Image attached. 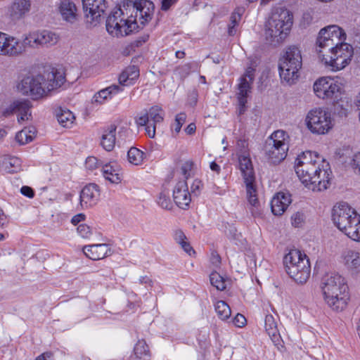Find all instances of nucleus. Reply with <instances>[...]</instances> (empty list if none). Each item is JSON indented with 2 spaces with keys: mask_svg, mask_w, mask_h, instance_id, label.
Segmentation results:
<instances>
[{
  "mask_svg": "<svg viewBox=\"0 0 360 360\" xmlns=\"http://www.w3.org/2000/svg\"><path fill=\"white\" fill-rule=\"evenodd\" d=\"M154 4L149 0H136L130 5L115 8L106 20V30L113 37H123L149 22Z\"/></svg>",
  "mask_w": 360,
  "mask_h": 360,
  "instance_id": "nucleus-1",
  "label": "nucleus"
},
{
  "mask_svg": "<svg viewBox=\"0 0 360 360\" xmlns=\"http://www.w3.org/2000/svg\"><path fill=\"white\" fill-rule=\"evenodd\" d=\"M319 288L325 304L333 311H345L350 302L349 288L344 276L336 273L323 274Z\"/></svg>",
  "mask_w": 360,
  "mask_h": 360,
  "instance_id": "nucleus-2",
  "label": "nucleus"
},
{
  "mask_svg": "<svg viewBox=\"0 0 360 360\" xmlns=\"http://www.w3.org/2000/svg\"><path fill=\"white\" fill-rule=\"evenodd\" d=\"M333 225L349 239L360 242V214L348 202L340 201L330 210Z\"/></svg>",
  "mask_w": 360,
  "mask_h": 360,
  "instance_id": "nucleus-3",
  "label": "nucleus"
},
{
  "mask_svg": "<svg viewBox=\"0 0 360 360\" xmlns=\"http://www.w3.org/2000/svg\"><path fill=\"white\" fill-rule=\"evenodd\" d=\"M354 49L348 43L336 44L324 50H316L319 63L333 72H338L348 66L353 58Z\"/></svg>",
  "mask_w": 360,
  "mask_h": 360,
  "instance_id": "nucleus-4",
  "label": "nucleus"
},
{
  "mask_svg": "<svg viewBox=\"0 0 360 360\" xmlns=\"http://www.w3.org/2000/svg\"><path fill=\"white\" fill-rule=\"evenodd\" d=\"M292 25V13L285 8H276L265 25L266 39L274 44L283 43L288 37Z\"/></svg>",
  "mask_w": 360,
  "mask_h": 360,
  "instance_id": "nucleus-5",
  "label": "nucleus"
},
{
  "mask_svg": "<svg viewBox=\"0 0 360 360\" xmlns=\"http://www.w3.org/2000/svg\"><path fill=\"white\" fill-rule=\"evenodd\" d=\"M347 34L338 25H331L322 28L316 38V45L320 50L327 49L335 46L336 44L345 43Z\"/></svg>",
  "mask_w": 360,
  "mask_h": 360,
  "instance_id": "nucleus-6",
  "label": "nucleus"
},
{
  "mask_svg": "<svg viewBox=\"0 0 360 360\" xmlns=\"http://www.w3.org/2000/svg\"><path fill=\"white\" fill-rule=\"evenodd\" d=\"M164 111L158 106L151 107L148 112H141L135 118V122L138 126L146 127V132L150 138H154L155 135L156 124L161 123L164 120Z\"/></svg>",
  "mask_w": 360,
  "mask_h": 360,
  "instance_id": "nucleus-7",
  "label": "nucleus"
},
{
  "mask_svg": "<svg viewBox=\"0 0 360 360\" xmlns=\"http://www.w3.org/2000/svg\"><path fill=\"white\" fill-rule=\"evenodd\" d=\"M344 88V80L339 77H323L316 80V96L323 99L332 98Z\"/></svg>",
  "mask_w": 360,
  "mask_h": 360,
  "instance_id": "nucleus-8",
  "label": "nucleus"
},
{
  "mask_svg": "<svg viewBox=\"0 0 360 360\" xmlns=\"http://www.w3.org/2000/svg\"><path fill=\"white\" fill-rule=\"evenodd\" d=\"M255 65H251L247 68L244 75L239 79L238 85L237 99L238 102L239 114H243L246 110L248 98L251 92V84L254 80Z\"/></svg>",
  "mask_w": 360,
  "mask_h": 360,
  "instance_id": "nucleus-9",
  "label": "nucleus"
},
{
  "mask_svg": "<svg viewBox=\"0 0 360 360\" xmlns=\"http://www.w3.org/2000/svg\"><path fill=\"white\" fill-rule=\"evenodd\" d=\"M42 75L27 76L24 77L18 85V89L22 94L38 99L46 96Z\"/></svg>",
  "mask_w": 360,
  "mask_h": 360,
  "instance_id": "nucleus-10",
  "label": "nucleus"
},
{
  "mask_svg": "<svg viewBox=\"0 0 360 360\" xmlns=\"http://www.w3.org/2000/svg\"><path fill=\"white\" fill-rule=\"evenodd\" d=\"M27 34L30 49H38L49 48L56 45L59 37L56 33L49 30H34Z\"/></svg>",
  "mask_w": 360,
  "mask_h": 360,
  "instance_id": "nucleus-11",
  "label": "nucleus"
},
{
  "mask_svg": "<svg viewBox=\"0 0 360 360\" xmlns=\"http://www.w3.org/2000/svg\"><path fill=\"white\" fill-rule=\"evenodd\" d=\"M4 41L2 56L18 57L30 49L26 33L21 39L6 34Z\"/></svg>",
  "mask_w": 360,
  "mask_h": 360,
  "instance_id": "nucleus-12",
  "label": "nucleus"
},
{
  "mask_svg": "<svg viewBox=\"0 0 360 360\" xmlns=\"http://www.w3.org/2000/svg\"><path fill=\"white\" fill-rule=\"evenodd\" d=\"M82 3L87 22L96 25L107 8L105 0H82Z\"/></svg>",
  "mask_w": 360,
  "mask_h": 360,
  "instance_id": "nucleus-13",
  "label": "nucleus"
},
{
  "mask_svg": "<svg viewBox=\"0 0 360 360\" xmlns=\"http://www.w3.org/2000/svg\"><path fill=\"white\" fill-rule=\"evenodd\" d=\"M340 262L352 276L360 273V252L354 249L345 250L340 256Z\"/></svg>",
  "mask_w": 360,
  "mask_h": 360,
  "instance_id": "nucleus-14",
  "label": "nucleus"
},
{
  "mask_svg": "<svg viewBox=\"0 0 360 360\" xmlns=\"http://www.w3.org/2000/svg\"><path fill=\"white\" fill-rule=\"evenodd\" d=\"M31 103L27 100L15 101L4 111V115L7 116L11 114H16L18 122L21 124L31 120Z\"/></svg>",
  "mask_w": 360,
  "mask_h": 360,
  "instance_id": "nucleus-15",
  "label": "nucleus"
},
{
  "mask_svg": "<svg viewBox=\"0 0 360 360\" xmlns=\"http://www.w3.org/2000/svg\"><path fill=\"white\" fill-rule=\"evenodd\" d=\"M246 190V198L250 206L252 215L260 217L262 214L261 205L257 197V190L255 179L244 180Z\"/></svg>",
  "mask_w": 360,
  "mask_h": 360,
  "instance_id": "nucleus-16",
  "label": "nucleus"
},
{
  "mask_svg": "<svg viewBox=\"0 0 360 360\" xmlns=\"http://www.w3.org/2000/svg\"><path fill=\"white\" fill-rule=\"evenodd\" d=\"M285 65H287L289 69L300 73L302 63L301 52L298 48L290 46L286 49L285 54L280 60L279 67L283 68Z\"/></svg>",
  "mask_w": 360,
  "mask_h": 360,
  "instance_id": "nucleus-17",
  "label": "nucleus"
},
{
  "mask_svg": "<svg viewBox=\"0 0 360 360\" xmlns=\"http://www.w3.org/2000/svg\"><path fill=\"white\" fill-rule=\"evenodd\" d=\"M100 190L96 184H89L86 185L80 192L79 200L82 208H89L95 205L99 200Z\"/></svg>",
  "mask_w": 360,
  "mask_h": 360,
  "instance_id": "nucleus-18",
  "label": "nucleus"
},
{
  "mask_svg": "<svg viewBox=\"0 0 360 360\" xmlns=\"http://www.w3.org/2000/svg\"><path fill=\"white\" fill-rule=\"evenodd\" d=\"M44 81L43 88L46 96L51 91L60 87L65 82V73L63 70L53 68L51 72L42 75Z\"/></svg>",
  "mask_w": 360,
  "mask_h": 360,
  "instance_id": "nucleus-19",
  "label": "nucleus"
},
{
  "mask_svg": "<svg viewBox=\"0 0 360 360\" xmlns=\"http://www.w3.org/2000/svg\"><path fill=\"white\" fill-rule=\"evenodd\" d=\"M58 11L63 20L73 24L78 20V8L72 0H60Z\"/></svg>",
  "mask_w": 360,
  "mask_h": 360,
  "instance_id": "nucleus-20",
  "label": "nucleus"
},
{
  "mask_svg": "<svg viewBox=\"0 0 360 360\" xmlns=\"http://www.w3.org/2000/svg\"><path fill=\"white\" fill-rule=\"evenodd\" d=\"M101 172L104 179L110 184H118L122 180V168L115 160L104 164Z\"/></svg>",
  "mask_w": 360,
  "mask_h": 360,
  "instance_id": "nucleus-21",
  "label": "nucleus"
},
{
  "mask_svg": "<svg viewBox=\"0 0 360 360\" xmlns=\"http://www.w3.org/2000/svg\"><path fill=\"white\" fill-rule=\"evenodd\" d=\"M289 276L297 283H304L309 278L311 273V266L309 260L301 261L298 266H290L289 270L286 271Z\"/></svg>",
  "mask_w": 360,
  "mask_h": 360,
  "instance_id": "nucleus-22",
  "label": "nucleus"
},
{
  "mask_svg": "<svg viewBox=\"0 0 360 360\" xmlns=\"http://www.w3.org/2000/svg\"><path fill=\"white\" fill-rule=\"evenodd\" d=\"M82 250L86 257L92 260L102 259L112 254L111 248L106 243L85 245Z\"/></svg>",
  "mask_w": 360,
  "mask_h": 360,
  "instance_id": "nucleus-23",
  "label": "nucleus"
},
{
  "mask_svg": "<svg viewBox=\"0 0 360 360\" xmlns=\"http://www.w3.org/2000/svg\"><path fill=\"white\" fill-rule=\"evenodd\" d=\"M292 202L291 195L288 193L278 192L271 200V212L274 215H282Z\"/></svg>",
  "mask_w": 360,
  "mask_h": 360,
  "instance_id": "nucleus-24",
  "label": "nucleus"
},
{
  "mask_svg": "<svg viewBox=\"0 0 360 360\" xmlns=\"http://www.w3.org/2000/svg\"><path fill=\"white\" fill-rule=\"evenodd\" d=\"M316 179H319L316 186L319 191L328 188L332 179V172L329 163L324 159L321 160L316 169Z\"/></svg>",
  "mask_w": 360,
  "mask_h": 360,
  "instance_id": "nucleus-25",
  "label": "nucleus"
},
{
  "mask_svg": "<svg viewBox=\"0 0 360 360\" xmlns=\"http://www.w3.org/2000/svg\"><path fill=\"white\" fill-rule=\"evenodd\" d=\"M173 198L177 206L185 208L191 202V195L188 192L186 180L179 181L173 191Z\"/></svg>",
  "mask_w": 360,
  "mask_h": 360,
  "instance_id": "nucleus-26",
  "label": "nucleus"
},
{
  "mask_svg": "<svg viewBox=\"0 0 360 360\" xmlns=\"http://www.w3.org/2000/svg\"><path fill=\"white\" fill-rule=\"evenodd\" d=\"M122 91V89L118 85L109 86L96 92L91 98V103L94 107L103 105Z\"/></svg>",
  "mask_w": 360,
  "mask_h": 360,
  "instance_id": "nucleus-27",
  "label": "nucleus"
},
{
  "mask_svg": "<svg viewBox=\"0 0 360 360\" xmlns=\"http://www.w3.org/2000/svg\"><path fill=\"white\" fill-rule=\"evenodd\" d=\"M333 125L334 121L330 112L326 109H320L316 114V134H325Z\"/></svg>",
  "mask_w": 360,
  "mask_h": 360,
  "instance_id": "nucleus-28",
  "label": "nucleus"
},
{
  "mask_svg": "<svg viewBox=\"0 0 360 360\" xmlns=\"http://www.w3.org/2000/svg\"><path fill=\"white\" fill-rule=\"evenodd\" d=\"M30 0H14L8 10L9 16L13 20H21L30 12Z\"/></svg>",
  "mask_w": 360,
  "mask_h": 360,
  "instance_id": "nucleus-29",
  "label": "nucleus"
},
{
  "mask_svg": "<svg viewBox=\"0 0 360 360\" xmlns=\"http://www.w3.org/2000/svg\"><path fill=\"white\" fill-rule=\"evenodd\" d=\"M269 146L283 149V150H288L289 147V136L283 130L275 131L269 137Z\"/></svg>",
  "mask_w": 360,
  "mask_h": 360,
  "instance_id": "nucleus-30",
  "label": "nucleus"
},
{
  "mask_svg": "<svg viewBox=\"0 0 360 360\" xmlns=\"http://www.w3.org/2000/svg\"><path fill=\"white\" fill-rule=\"evenodd\" d=\"M21 169V160L15 156L4 155L0 158V170L7 173L18 172Z\"/></svg>",
  "mask_w": 360,
  "mask_h": 360,
  "instance_id": "nucleus-31",
  "label": "nucleus"
},
{
  "mask_svg": "<svg viewBox=\"0 0 360 360\" xmlns=\"http://www.w3.org/2000/svg\"><path fill=\"white\" fill-rule=\"evenodd\" d=\"M139 77V70L135 65L125 68L119 76V82L122 86H131L135 84Z\"/></svg>",
  "mask_w": 360,
  "mask_h": 360,
  "instance_id": "nucleus-32",
  "label": "nucleus"
},
{
  "mask_svg": "<svg viewBox=\"0 0 360 360\" xmlns=\"http://www.w3.org/2000/svg\"><path fill=\"white\" fill-rule=\"evenodd\" d=\"M240 170L244 180L255 179V173L250 155L244 152L238 157Z\"/></svg>",
  "mask_w": 360,
  "mask_h": 360,
  "instance_id": "nucleus-33",
  "label": "nucleus"
},
{
  "mask_svg": "<svg viewBox=\"0 0 360 360\" xmlns=\"http://www.w3.org/2000/svg\"><path fill=\"white\" fill-rule=\"evenodd\" d=\"M309 260L307 256L302 253L300 250L293 249L290 250L287 253L283 259V263L285 269V271L289 270L290 266H298L301 264V261Z\"/></svg>",
  "mask_w": 360,
  "mask_h": 360,
  "instance_id": "nucleus-34",
  "label": "nucleus"
},
{
  "mask_svg": "<svg viewBox=\"0 0 360 360\" xmlns=\"http://www.w3.org/2000/svg\"><path fill=\"white\" fill-rule=\"evenodd\" d=\"M116 127L110 125L105 129L101 139V145L106 151L113 150L116 142Z\"/></svg>",
  "mask_w": 360,
  "mask_h": 360,
  "instance_id": "nucleus-35",
  "label": "nucleus"
},
{
  "mask_svg": "<svg viewBox=\"0 0 360 360\" xmlns=\"http://www.w3.org/2000/svg\"><path fill=\"white\" fill-rule=\"evenodd\" d=\"M296 173L305 188L309 190H315V181L314 178L315 176V169L309 168L296 169Z\"/></svg>",
  "mask_w": 360,
  "mask_h": 360,
  "instance_id": "nucleus-36",
  "label": "nucleus"
},
{
  "mask_svg": "<svg viewBox=\"0 0 360 360\" xmlns=\"http://www.w3.org/2000/svg\"><path fill=\"white\" fill-rule=\"evenodd\" d=\"M315 154L311 151H305L296 159V169H315Z\"/></svg>",
  "mask_w": 360,
  "mask_h": 360,
  "instance_id": "nucleus-37",
  "label": "nucleus"
},
{
  "mask_svg": "<svg viewBox=\"0 0 360 360\" xmlns=\"http://www.w3.org/2000/svg\"><path fill=\"white\" fill-rule=\"evenodd\" d=\"M58 123L63 127H72L75 121V116L72 111L67 108H60L56 112Z\"/></svg>",
  "mask_w": 360,
  "mask_h": 360,
  "instance_id": "nucleus-38",
  "label": "nucleus"
},
{
  "mask_svg": "<svg viewBox=\"0 0 360 360\" xmlns=\"http://www.w3.org/2000/svg\"><path fill=\"white\" fill-rule=\"evenodd\" d=\"M278 69L282 83L291 86L298 81L300 73L295 72L294 70L289 69L287 65H283V68L278 67Z\"/></svg>",
  "mask_w": 360,
  "mask_h": 360,
  "instance_id": "nucleus-39",
  "label": "nucleus"
},
{
  "mask_svg": "<svg viewBox=\"0 0 360 360\" xmlns=\"http://www.w3.org/2000/svg\"><path fill=\"white\" fill-rule=\"evenodd\" d=\"M287 151L283 149H278L273 146H266V156L268 161L272 164L276 165L283 161L287 156Z\"/></svg>",
  "mask_w": 360,
  "mask_h": 360,
  "instance_id": "nucleus-40",
  "label": "nucleus"
},
{
  "mask_svg": "<svg viewBox=\"0 0 360 360\" xmlns=\"http://www.w3.org/2000/svg\"><path fill=\"white\" fill-rule=\"evenodd\" d=\"M36 132V129L34 127H25L16 134L15 141L20 145L27 144L34 140Z\"/></svg>",
  "mask_w": 360,
  "mask_h": 360,
  "instance_id": "nucleus-41",
  "label": "nucleus"
},
{
  "mask_svg": "<svg viewBox=\"0 0 360 360\" xmlns=\"http://www.w3.org/2000/svg\"><path fill=\"white\" fill-rule=\"evenodd\" d=\"M146 158L145 153L140 149L131 147L127 153V160L132 165H141Z\"/></svg>",
  "mask_w": 360,
  "mask_h": 360,
  "instance_id": "nucleus-42",
  "label": "nucleus"
},
{
  "mask_svg": "<svg viewBox=\"0 0 360 360\" xmlns=\"http://www.w3.org/2000/svg\"><path fill=\"white\" fill-rule=\"evenodd\" d=\"M134 355L137 359L146 360L150 356L148 347L143 340H139L134 348Z\"/></svg>",
  "mask_w": 360,
  "mask_h": 360,
  "instance_id": "nucleus-43",
  "label": "nucleus"
},
{
  "mask_svg": "<svg viewBox=\"0 0 360 360\" xmlns=\"http://www.w3.org/2000/svg\"><path fill=\"white\" fill-rule=\"evenodd\" d=\"M214 309L219 318L221 320H226L229 319L231 314L230 307L224 301H217L214 304Z\"/></svg>",
  "mask_w": 360,
  "mask_h": 360,
  "instance_id": "nucleus-44",
  "label": "nucleus"
},
{
  "mask_svg": "<svg viewBox=\"0 0 360 360\" xmlns=\"http://www.w3.org/2000/svg\"><path fill=\"white\" fill-rule=\"evenodd\" d=\"M264 328L268 335L271 338H276L278 335L277 323L274 316L268 314L265 316Z\"/></svg>",
  "mask_w": 360,
  "mask_h": 360,
  "instance_id": "nucleus-45",
  "label": "nucleus"
},
{
  "mask_svg": "<svg viewBox=\"0 0 360 360\" xmlns=\"http://www.w3.org/2000/svg\"><path fill=\"white\" fill-rule=\"evenodd\" d=\"M211 284L219 290H224L226 286V281L219 273L214 271L210 276Z\"/></svg>",
  "mask_w": 360,
  "mask_h": 360,
  "instance_id": "nucleus-46",
  "label": "nucleus"
},
{
  "mask_svg": "<svg viewBox=\"0 0 360 360\" xmlns=\"http://www.w3.org/2000/svg\"><path fill=\"white\" fill-rule=\"evenodd\" d=\"M196 169L197 165L192 160H185L181 166V173L186 179L192 176Z\"/></svg>",
  "mask_w": 360,
  "mask_h": 360,
  "instance_id": "nucleus-47",
  "label": "nucleus"
},
{
  "mask_svg": "<svg viewBox=\"0 0 360 360\" xmlns=\"http://www.w3.org/2000/svg\"><path fill=\"white\" fill-rule=\"evenodd\" d=\"M186 120V115L184 112L178 113L175 116L174 121L172 124V130L176 134H179Z\"/></svg>",
  "mask_w": 360,
  "mask_h": 360,
  "instance_id": "nucleus-48",
  "label": "nucleus"
},
{
  "mask_svg": "<svg viewBox=\"0 0 360 360\" xmlns=\"http://www.w3.org/2000/svg\"><path fill=\"white\" fill-rule=\"evenodd\" d=\"M241 15L239 12L235 11L232 13L230 19V24L229 25V35H234L236 33V26L238 25L240 20Z\"/></svg>",
  "mask_w": 360,
  "mask_h": 360,
  "instance_id": "nucleus-49",
  "label": "nucleus"
},
{
  "mask_svg": "<svg viewBox=\"0 0 360 360\" xmlns=\"http://www.w3.org/2000/svg\"><path fill=\"white\" fill-rule=\"evenodd\" d=\"M77 233L84 239H90L94 234L93 229L85 224H82L78 226Z\"/></svg>",
  "mask_w": 360,
  "mask_h": 360,
  "instance_id": "nucleus-50",
  "label": "nucleus"
},
{
  "mask_svg": "<svg viewBox=\"0 0 360 360\" xmlns=\"http://www.w3.org/2000/svg\"><path fill=\"white\" fill-rule=\"evenodd\" d=\"M158 204L163 209L169 210L172 207V202L167 195L161 193L158 198Z\"/></svg>",
  "mask_w": 360,
  "mask_h": 360,
  "instance_id": "nucleus-51",
  "label": "nucleus"
},
{
  "mask_svg": "<svg viewBox=\"0 0 360 360\" xmlns=\"http://www.w3.org/2000/svg\"><path fill=\"white\" fill-rule=\"evenodd\" d=\"M350 165L354 172L360 176V151L352 155Z\"/></svg>",
  "mask_w": 360,
  "mask_h": 360,
  "instance_id": "nucleus-52",
  "label": "nucleus"
},
{
  "mask_svg": "<svg viewBox=\"0 0 360 360\" xmlns=\"http://www.w3.org/2000/svg\"><path fill=\"white\" fill-rule=\"evenodd\" d=\"M101 165V162L97 158L94 156L88 157L85 162L86 168L89 170L94 171L98 169Z\"/></svg>",
  "mask_w": 360,
  "mask_h": 360,
  "instance_id": "nucleus-53",
  "label": "nucleus"
},
{
  "mask_svg": "<svg viewBox=\"0 0 360 360\" xmlns=\"http://www.w3.org/2000/svg\"><path fill=\"white\" fill-rule=\"evenodd\" d=\"M315 111L313 110H310L308 114L307 115V117L305 118V124L307 127L312 132H315Z\"/></svg>",
  "mask_w": 360,
  "mask_h": 360,
  "instance_id": "nucleus-54",
  "label": "nucleus"
},
{
  "mask_svg": "<svg viewBox=\"0 0 360 360\" xmlns=\"http://www.w3.org/2000/svg\"><path fill=\"white\" fill-rule=\"evenodd\" d=\"M233 323L236 326L241 328L246 324V319L243 315L238 314L233 319Z\"/></svg>",
  "mask_w": 360,
  "mask_h": 360,
  "instance_id": "nucleus-55",
  "label": "nucleus"
},
{
  "mask_svg": "<svg viewBox=\"0 0 360 360\" xmlns=\"http://www.w3.org/2000/svg\"><path fill=\"white\" fill-rule=\"evenodd\" d=\"M302 221H303V214H301L300 212H297L292 216V224L294 226H295V227L300 226L302 224Z\"/></svg>",
  "mask_w": 360,
  "mask_h": 360,
  "instance_id": "nucleus-56",
  "label": "nucleus"
},
{
  "mask_svg": "<svg viewBox=\"0 0 360 360\" xmlns=\"http://www.w3.org/2000/svg\"><path fill=\"white\" fill-rule=\"evenodd\" d=\"M174 238L178 244H181L187 240L185 234L181 230H176L174 233Z\"/></svg>",
  "mask_w": 360,
  "mask_h": 360,
  "instance_id": "nucleus-57",
  "label": "nucleus"
},
{
  "mask_svg": "<svg viewBox=\"0 0 360 360\" xmlns=\"http://www.w3.org/2000/svg\"><path fill=\"white\" fill-rule=\"evenodd\" d=\"M20 193L25 197L29 198H33L34 196V192L33 189L27 186H23L20 188Z\"/></svg>",
  "mask_w": 360,
  "mask_h": 360,
  "instance_id": "nucleus-58",
  "label": "nucleus"
},
{
  "mask_svg": "<svg viewBox=\"0 0 360 360\" xmlns=\"http://www.w3.org/2000/svg\"><path fill=\"white\" fill-rule=\"evenodd\" d=\"M182 249L190 256L195 254V251L193 248L190 245L189 243L187 241H184L181 244H180Z\"/></svg>",
  "mask_w": 360,
  "mask_h": 360,
  "instance_id": "nucleus-59",
  "label": "nucleus"
},
{
  "mask_svg": "<svg viewBox=\"0 0 360 360\" xmlns=\"http://www.w3.org/2000/svg\"><path fill=\"white\" fill-rule=\"evenodd\" d=\"M177 1L178 0H162L161 9L163 11L169 10Z\"/></svg>",
  "mask_w": 360,
  "mask_h": 360,
  "instance_id": "nucleus-60",
  "label": "nucleus"
},
{
  "mask_svg": "<svg viewBox=\"0 0 360 360\" xmlns=\"http://www.w3.org/2000/svg\"><path fill=\"white\" fill-rule=\"evenodd\" d=\"M9 219L8 216L4 213V210L0 208V226L4 227L8 225Z\"/></svg>",
  "mask_w": 360,
  "mask_h": 360,
  "instance_id": "nucleus-61",
  "label": "nucleus"
},
{
  "mask_svg": "<svg viewBox=\"0 0 360 360\" xmlns=\"http://www.w3.org/2000/svg\"><path fill=\"white\" fill-rule=\"evenodd\" d=\"M210 261L215 266H218L221 263V257L217 252H214L211 254Z\"/></svg>",
  "mask_w": 360,
  "mask_h": 360,
  "instance_id": "nucleus-62",
  "label": "nucleus"
},
{
  "mask_svg": "<svg viewBox=\"0 0 360 360\" xmlns=\"http://www.w3.org/2000/svg\"><path fill=\"white\" fill-rule=\"evenodd\" d=\"M202 187V182L199 179H194L192 184H191V191L193 193H195L196 191H199V189Z\"/></svg>",
  "mask_w": 360,
  "mask_h": 360,
  "instance_id": "nucleus-63",
  "label": "nucleus"
},
{
  "mask_svg": "<svg viewBox=\"0 0 360 360\" xmlns=\"http://www.w3.org/2000/svg\"><path fill=\"white\" fill-rule=\"evenodd\" d=\"M195 130H196L195 124L194 123H191L185 129V132L188 135H192L195 132Z\"/></svg>",
  "mask_w": 360,
  "mask_h": 360,
  "instance_id": "nucleus-64",
  "label": "nucleus"
}]
</instances>
